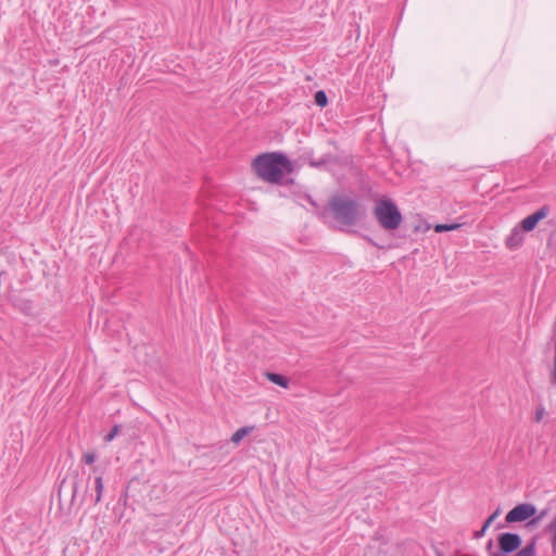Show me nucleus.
I'll use <instances>...</instances> for the list:
<instances>
[{
	"label": "nucleus",
	"mask_w": 556,
	"mask_h": 556,
	"mask_svg": "<svg viewBox=\"0 0 556 556\" xmlns=\"http://www.w3.org/2000/svg\"><path fill=\"white\" fill-rule=\"evenodd\" d=\"M253 168L260 178L273 184H279L285 176V172L291 173L293 170L290 160L278 152L258 155L253 161Z\"/></svg>",
	"instance_id": "nucleus-1"
},
{
	"label": "nucleus",
	"mask_w": 556,
	"mask_h": 556,
	"mask_svg": "<svg viewBox=\"0 0 556 556\" xmlns=\"http://www.w3.org/2000/svg\"><path fill=\"white\" fill-rule=\"evenodd\" d=\"M328 205L333 218L342 230L356 225L363 215L358 202L349 197H332Z\"/></svg>",
	"instance_id": "nucleus-2"
},
{
	"label": "nucleus",
	"mask_w": 556,
	"mask_h": 556,
	"mask_svg": "<svg viewBox=\"0 0 556 556\" xmlns=\"http://www.w3.org/2000/svg\"><path fill=\"white\" fill-rule=\"evenodd\" d=\"M372 214L379 226L388 231L397 229L402 223L400 210L396 204L388 198H381L375 202Z\"/></svg>",
	"instance_id": "nucleus-3"
},
{
	"label": "nucleus",
	"mask_w": 556,
	"mask_h": 556,
	"mask_svg": "<svg viewBox=\"0 0 556 556\" xmlns=\"http://www.w3.org/2000/svg\"><path fill=\"white\" fill-rule=\"evenodd\" d=\"M535 513H536V508L534 505L519 504L507 513L505 520L509 523L521 522V521L528 520L529 518L533 517L535 515Z\"/></svg>",
	"instance_id": "nucleus-4"
},
{
	"label": "nucleus",
	"mask_w": 556,
	"mask_h": 556,
	"mask_svg": "<svg viewBox=\"0 0 556 556\" xmlns=\"http://www.w3.org/2000/svg\"><path fill=\"white\" fill-rule=\"evenodd\" d=\"M521 545V539L515 533H502L498 536V546L503 553L516 552Z\"/></svg>",
	"instance_id": "nucleus-5"
},
{
	"label": "nucleus",
	"mask_w": 556,
	"mask_h": 556,
	"mask_svg": "<svg viewBox=\"0 0 556 556\" xmlns=\"http://www.w3.org/2000/svg\"><path fill=\"white\" fill-rule=\"evenodd\" d=\"M548 212H549L548 207L543 206L540 210H538L536 212H534L533 214L523 218L521 222L522 230L527 231V232L532 231L536 227L539 222H541L548 215Z\"/></svg>",
	"instance_id": "nucleus-6"
},
{
	"label": "nucleus",
	"mask_w": 556,
	"mask_h": 556,
	"mask_svg": "<svg viewBox=\"0 0 556 556\" xmlns=\"http://www.w3.org/2000/svg\"><path fill=\"white\" fill-rule=\"evenodd\" d=\"M267 379L277 384V386H280L282 388H288L289 387V380L288 378H286L285 376L280 375V374H275V372H267Z\"/></svg>",
	"instance_id": "nucleus-7"
},
{
	"label": "nucleus",
	"mask_w": 556,
	"mask_h": 556,
	"mask_svg": "<svg viewBox=\"0 0 556 556\" xmlns=\"http://www.w3.org/2000/svg\"><path fill=\"white\" fill-rule=\"evenodd\" d=\"M254 429V427H242V428H239L232 435H231V439L230 441L235 444H239L244 437H247L252 430Z\"/></svg>",
	"instance_id": "nucleus-8"
},
{
	"label": "nucleus",
	"mask_w": 556,
	"mask_h": 556,
	"mask_svg": "<svg viewBox=\"0 0 556 556\" xmlns=\"http://www.w3.org/2000/svg\"><path fill=\"white\" fill-rule=\"evenodd\" d=\"M103 488H104V485H103L102 476H98L94 479V489H96L94 504H98L101 502Z\"/></svg>",
	"instance_id": "nucleus-9"
},
{
	"label": "nucleus",
	"mask_w": 556,
	"mask_h": 556,
	"mask_svg": "<svg viewBox=\"0 0 556 556\" xmlns=\"http://www.w3.org/2000/svg\"><path fill=\"white\" fill-rule=\"evenodd\" d=\"M462 227V224L459 223H452V224H437L434 226L435 232H442V231H452L457 230Z\"/></svg>",
	"instance_id": "nucleus-10"
},
{
	"label": "nucleus",
	"mask_w": 556,
	"mask_h": 556,
	"mask_svg": "<svg viewBox=\"0 0 556 556\" xmlns=\"http://www.w3.org/2000/svg\"><path fill=\"white\" fill-rule=\"evenodd\" d=\"M547 531L551 535L552 545L556 548V518L549 522Z\"/></svg>",
	"instance_id": "nucleus-11"
},
{
	"label": "nucleus",
	"mask_w": 556,
	"mask_h": 556,
	"mask_svg": "<svg viewBox=\"0 0 556 556\" xmlns=\"http://www.w3.org/2000/svg\"><path fill=\"white\" fill-rule=\"evenodd\" d=\"M328 102L325 91L319 90L315 93V103L319 106H326Z\"/></svg>",
	"instance_id": "nucleus-12"
},
{
	"label": "nucleus",
	"mask_w": 556,
	"mask_h": 556,
	"mask_svg": "<svg viewBox=\"0 0 556 556\" xmlns=\"http://www.w3.org/2000/svg\"><path fill=\"white\" fill-rule=\"evenodd\" d=\"M535 554V544L531 542L527 544L518 554V556H533Z\"/></svg>",
	"instance_id": "nucleus-13"
},
{
	"label": "nucleus",
	"mask_w": 556,
	"mask_h": 556,
	"mask_svg": "<svg viewBox=\"0 0 556 556\" xmlns=\"http://www.w3.org/2000/svg\"><path fill=\"white\" fill-rule=\"evenodd\" d=\"M520 243H521V238H518V239H517V238H515V236H513V237H510V238H508V239L506 240V245H507V248H509V249H511V250H513V249H516L517 247H519V245H520Z\"/></svg>",
	"instance_id": "nucleus-14"
},
{
	"label": "nucleus",
	"mask_w": 556,
	"mask_h": 556,
	"mask_svg": "<svg viewBox=\"0 0 556 556\" xmlns=\"http://www.w3.org/2000/svg\"><path fill=\"white\" fill-rule=\"evenodd\" d=\"M119 432V426H114L111 431L104 437L105 442H111Z\"/></svg>",
	"instance_id": "nucleus-15"
},
{
	"label": "nucleus",
	"mask_w": 556,
	"mask_h": 556,
	"mask_svg": "<svg viewBox=\"0 0 556 556\" xmlns=\"http://www.w3.org/2000/svg\"><path fill=\"white\" fill-rule=\"evenodd\" d=\"M329 161V157H325L318 161H315L313 159H309V165L313 167H319L321 165H325Z\"/></svg>",
	"instance_id": "nucleus-16"
},
{
	"label": "nucleus",
	"mask_w": 556,
	"mask_h": 556,
	"mask_svg": "<svg viewBox=\"0 0 556 556\" xmlns=\"http://www.w3.org/2000/svg\"><path fill=\"white\" fill-rule=\"evenodd\" d=\"M83 459H84V462H85L86 464L90 465V464L94 463V460H96V454H94V453H92V452H88V453H86V454L84 455Z\"/></svg>",
	"instance_id": "nucleus-17"
},
{
	"label": "nucleus",
	"mask_w": 556,
	"mask_h": 556,
	"mask_svg": "<svg viewBox=\"0 0 556 556\" xmlns=\"http://www.w3.org/2000/svg\"><path fill=\"white\" fill-rule=\"evenodd\" d=\"M544 416V408H539L535 414V421L540 422Z\"/></svg>",
	"instance_id": "nucleus-18"
},
{
	"label": "nucleus",
	"mask_w": 556,
	"mask_h": 556,
	"mask_svg": "<svg viewBox=\"0 0 556 556\" xmlns=\"http://www.w3.org/2000/svg\"><path fill=\"white\" fill-rule=\"evenodd\" d=\"M498 516V511H495L494 514H492L488 519L486 521L489 523H493V521L496 519V517Z\"/></svg>",
	"instance_id": "nucleus-19"
},
{
	"label": "nucleus",
	"mask_w": 556,
	"mask_h": 556,
	"mask_svg": "<svg viewBox=\"0 0 556 556\" xmlns=\"http://www.w3.org/2000/svg\"><path fill=\"white\" fill-rule=\"evenodd\" d=\"M492 523H489L486 520L484 521V525L481 529V534L484 533L486 531V529L491 526Z\"/></svg>",
	"instance_id": "nucleus-20"
},
{
	"label": "nucleus",
	"mask_w": 556,
	"mask_h": 556,
	"mask_svg": "<svg viewBox=\"0 0 556 556\" xmlns=\"http://www.w3.org/2000/svg\"><path fill=\"white\" fill-rule=\"evenodd\" d=\"M553 377H554V380L556 382V357H555V361H554V371H553Z\"/></svg>",
	"instance_id": "nucleus-21"
}]
</instances>
